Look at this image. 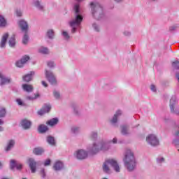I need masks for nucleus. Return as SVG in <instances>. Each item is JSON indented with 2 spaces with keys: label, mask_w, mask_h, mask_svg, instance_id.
Segmentation results:
<instances>
[{
  "label": "nucleus",
  "mask_w": 179,
  "mask_h": 179,
  "mask_svg": "<svg viewBox=\"0 0 179 179\" xmlns=\"http://www.w3.org/2000/svg\"><path fill=\"white\" fill-rule=\"evenodd\" d=\"M17 103L19 106H23V102L22 101V99H17Z\"/></svg>",
  "instance_id": "37998d69"
},
{
  "label": "nucleus",
  "mask_w": 179,
  "mask_h": 179,
  "mask_svg": "<svg viewBox=\"0 0 179 179\" xmlns=\"http://www.w3.org/2000/svg\"><path fill=\"white\" fill-rule=\"evenodd\" d=\"M172 66L175 69H179V61H175L172 63Z\"/></svg>",
  "instance_id": "72a5a7b5"
},
{
  "label": "nucleus",
  "mask_w": 179,
  "mask_h": 179,
  "mask_svg": "<svg viewBox=\"0 0 179 179\" xmlns=\"http://www.w3.org/2000/svg\"><path fill=\"white\" fill-rule=\"evenodd\" d=\"M47 142L49 143V145H55V139H54V137L52 136H48L47 138Z\"/></svg>",
  "instance_id": "a878e982"
},
{
  "label": "nucleus",
  "mask_w": 179,
  "mask_h": 179,
  "mask_svg": "<svg viewBox=\"0 0 179 179\" xmlns=\"http://www.w3.org/2000/svg\"><path fill=\"white\" fill-rule=\"evenodd\" d=\"M58 118H53L48 120L46 124L47 125H50V127H54V125H57L58 124Z\"/></svg>",
  "instance_id": "6ab92c4d"
},
{
  "label": "nucleus",
  "mask_w": 179,
  "mask_h": 179,
  "mask_svg": "<svg viewBox=\"0 0 179 179\" xmlns=\"http://www.w3.org/2000/svg\"><path fill=\"white\" fill-rule=\"evenodd\" d=\"M16 42L15 41V35H13L9 40V45L10 47H15Z\"/></svg>",
  "instance_id": "bb28decb"
},
{
  "label": "nucleus",
  "mask_w": 179,
  "mask_h": 179,
  "mask_svg": "<svg viewBox=\"0 0 179 179\" xmlns=\"http://www.w3.org/2000/svg\"><path fill=\"white\" fill-rule=\"evenodd\" d=\"M77 1H80V0H77Z\"/></svg>",
  "instance_id": "052dcab7"
},
{
  "label": "nucleus",
  "mask_w": 179,
  "mask_h": 179,
  "mask_svg": "<svg viewBox=\"0 0 179 179\" xmlns=\"http://www.w3.org/2000/svg\"><path fill=\"white\" fill-rule=\"evenodd\" d=\"M122 0H115V2H121Z\"/></svg>",
  "instance_id": "4d7b16f0"
},
{
  "label": "nucleus",
  "mask_w": 179,
  "mask_h": 179,
  "mask_svg": "<svg viewBox=\"0 0 179 179\" xmlns=\"http://www.w3.org/2000/svg\"><path fill=\"white\" fill-rule=\"evenodd\" d=\"M53 94H54V96H55V97L56 98V99H59V92H53Z\"/></svg>",
  "instance_id": "ea45409f"
},
{
  "label": "nucleus",
  "mask_w": 179,
  "mask_h": 179,
  "mask_svg": "<svg viewBox=\"0 0 179 179\" xmlns=\"http://www.w3.org/2000/svg\"><path fill=\"white\" fill-rule=\"evenodd\" d=\"M100 150H107L105 143L94 144L92 148L90 150V153L91 155H96V153H99Z\"/></svg>",
  "instance_id": "39448f33"
},
{
  "label": "nucleus",
  "mask_w": 179,
  "mask_h": 179,
  "mask_svg": "<svg viewBox=\"0 0 179 179\" xmlns=\"http://www.w3.org/2000/svg\"><path fill=\"white\" fill-rule=\"evenodd\" d=\"M122 134L123 135H127V134H128V127H127V126L122 127Z\"/></svg>",
  "instance_id": "7c9ffc66"
},
{
  "label": "nucleus",
  "mask_w": 179,
  "mask_h": 179,
  "mask_svg": "<svg viewBox=\"0 0 179 179\" xmlns=\"http://www.w3.org/2000/svg\"><path fill=\"white\" fill-rule=\"evenodd\" d=\"M13 146H15V141L13 140L9 141L7 146L5 148L6 152H9V150H10V149H12Z\"/></svg>",
  "instance_id": "4be33fe9"
},
{
  "label": "nucleus",
  "mask_w": 179,
  "mask_h": 179,
  "mask_svg": "<svg viewBox=\"0 0 179 179\" xmlns=\"http://www.w3.org/2000/svg\"><path fill=\"white\" fill-rule=\"evenodd\" d=\"M29 162L31 173H36V166H37V163L31 158L29 159Z\"/></svg>",
  "instance_id": "4468645a"
},
{
  "label": "nucleus",
  "mask_w": 179,
  "mask_h": 179,
  "mask_svg": "<svg viewBox=\"0 0 179 179\" xmlns=\"http://www.w3.org/2000/svg\"><path fill=\"white\" fill-rule=\"evenodd\" d=\"M42 85L44 86V87H48V84H47L45 81H42Z\"/></svg>",
  "instance_id": "49530a36"
},
{
  "label": "nucleus",
  "mask_w": 179,
  "mask_h": 179,
  "mask_svg": "<svg viewBox=\"0 0 179 179\" xmlns=\"http://www.w3.org/2000/svg\"><path fill=\"white\" fill-rule=\"evenodd\" d=\"M40 97V94L36 93L34 94V97L31 96H27V100H36V99H38Z\"/></svg>",
  "instance_id": "c756f323"
},
{
  "label": "nucleus",
  "mask_w": 179,
  "mask_h": 179,
  "mask_svg": "<svg viewBox=\"0 0 179 179\" xmlns=\"http://www.w3.org/2000/svg\"><path fill=\"white\" fill-rule=\"evenodd\" d=\"M123 160L127 170L132 171L135 169V157L131 150H127Z\"/></svg>",
  "instance_id": "f257e3e1"
},
{
  "label": "nucleus",
  "mask_w": 179,
  "mask_h": 179,
  "mask_svg": "<svg viewBox=\"0 0 179 179\" xmlns=\"http://www.w3.org/2000/svg\"><path fill=\"white\" fill-rule=\"evenodd\" d=\"M5 26H6V20L2 15H0V27H5Z\"/></svg>",
  "instance_id": "393cba45"
},
{
  "label": "nucleus",
  "mask_w": 179,
  "mask_h": 179,
  "mask_svg": "<svg viewBox=\"0 0 179 179\" xmlns=\"http://www.w3.org/2000/svg\"><path fill=\"white\" fill-rule=\"evenodd\" d=\"M76 13H79V4H76L74 7Z\"/></svg>",
  "instance_id": "58836bf2"
},
{
  "label": "nucleus",
  "mask_w": 179,
  "mask_h": 179,
  "mask_svg": "<svg viewBox=\"0 0 179 179\" xmlns=\"http://www.w3.org/2000/svg\"><path fill=\"white\" fill-rule=\"evenodd\" d=\"M0 167H2V164L0 162Z\"/></svg>",
  "instance_id": "bf43d9fd"
},
{
  "label": "nucleus",
  "mask_w": 179,
  "mask_h": 179,
  "mask_svg": "<svg viewBox=\"0 0 179 179\" xmlns=\"http://www.w3.org/2000/svg\"><path fill=\"white\" fill-rule=\"evenodd\" d=\"M82 20H83V17L80 15H77L76 18L69 22V25L72 27L71 33L76 32V27H79V26H80Z\"/></svg>",
  "instance_id": "20e7f679"
},
{
  "label": "nucleus",
  "mask_w": 179,
  "mask_h": 179,
  "mask_svg": "<svg viewBox=\"0 0 179 179\" xmlns=\"http://www.w3.org/2000/svg\"><path fill=\"white\" fill-rule=\"evenodd\" d=\"M0 82L1 85H6V83H10V79L5 78L3 75L0 73Z\"/></svg>",
  "instance_id": "a211bd4d"
},
{
  "label": "nucleus",
  "mask_w": 179,
  "mask_h": 179,
  "mask_svg": "<svg viewBox=\"0 0 179 179\" xmlns=\"http://www.w3.org/2000/svg\"><path fill=\"white\" fill-rule=\"evenodd\" d=\"M21 125L24 129H29L31 127V122L25 119L22 121Z\"/></svg>",
  "instance_id": "2eb2a0df"
},
{
  "label": "nucleus",
  "mask_w": 179,
  "mask_h": 179,
  "mask_svg": "<svg viewBox=\"0 0 179 179\" xmlns=\"http://www.w3.org/2000/svg\"><path fill=\"white\" fill-rule=\"evenodd\" d=\"M96 138H97V133H94V134L92 135V140H94V139H96Z\"/></svg>",
  "instance_id": "c03bdc74"
},
{
  "label": "nucleus",
  "mask_w": 179,
  "mask_h": 179,
  "mask_svg": "<svg viewBox=\"0 0 179 179\" xmlns=\"http://www.w3.org/2000/svg\"><path fill=\"white\" fill-rule=\"evenodd\" d=\"M45 78L48 79V82H50L52 85H57V80L55 79V76L52 72L48 71V70H45Z\"/></svg>",
  "instance_id": "0eeeda50"
},
{
  "label": "nucleus",
  "mask_w": 179,
  "mask_h": 179,
  "mask_svg": "<svg viewBox=\"0 0 179 179\" xmlns=\"http://www.w3.org/2000/svg\"><path fill=\"white\" fill-rule=\"evenodd\" d=\"M22 89L24 92H27L28 93H30V92H33V90L34 88L33 87V85H31L23 84Z\"/></svg>",
  "instance_id": "dca6fc26"
},
{
  "label": "nucleus",
  "mask_w": 179,
  "mask_h": 179,
  "mask_svg": "<svg viewBox=\"0 0 179 179\" xmlns=\"http://www.w3.org/2000/svg\"><path fill=\"white\" fill-rule=\"evenodd\" d=\"M38 130L40 134H44V132H47V131H48V127L45 124H41L38 127Z\"/></svg>",
  "instance_id": "aec40b11"
},
{
  "label": "nucleus",
  "mask_w": 179,
  "mask_h": 179,
  "mask_svg": "<svg viewBox=\"0 0 179 179\" xmlns=\"http://www.w3.org/2000/svg\"><path fill=\"white\" fill-rule=\"evenodd\" d=\"M47 36L49 37V38H54V31L52 29H50L47 32Z\"/></svg>",
  "instance_id": "c85d7f7f"
},
{
  "label": "nucleus",
  "mask_w": 179,
  "mask_h": 179,
  "mask_svg": "<svg viewBox=\"0 0 179 179\" xmlns=\"http://www.w3.org/2000/svg\"><path fill=\"white\" fill-rule=\"evenodd\" d=\"M0 131H3V128L1 127Z\"/></svg>",
  "instance_id": "13d9d810"
},
{
  "label": "nucleus",
  "mask_w": 179,
  "mask_h": 179,
  "mask_svg": "<svg viewBox=\"0 0 179 179\" xmlns=\"http://www.w3.org/2000/svg\"><path fill=\"white\" fill-rule=\"evenodd\" d=\"M3 122L2 121V119H0V125H3Z\"/></svg>",
  "instance_id": "5fc2aeb1"
},
{
  "label": "nucleus",
  "mask_w": 179,
  "mask_h": 179,
  "mask_svg": "<svg viewBox=\"0 0 179 179\" xmlns=\"http://www.w3.org/2000/svg\"><path fill=\"white\" fill-rule=\"evenodd\" d=\"M76 157L80 160H83V159H86V157H87V152L83 150H79L76 152Z\"/></svg>",
  "instance_id": "9d476101"
},
{
  "label": "nucleus",
  "mask_w": 179,
  "mask_h": 179,
  "mask_svg": "<svg viewBox=\"0 0 179 179\" xmlns=\"http://www.w3.org/2000/svg\"><path fill=\"white\" fill-rule=\"evenodd\" d=\"M51 110V106L45 105L41 109L38 111V115H44V114H47V113H50Z\"/></svg>",
  "instance_id": "1a4fd4ad"
},
{
  "label": "nucleus",
  "mask_w": 179,
  "mask_h": 179,
  "mask_svg": "<svg viewBox=\"0 0 179 179\" xmlns=\"http://www.w3.org/2000/svg\"><path fill=\"white\" fill-rule=\"evenodd\" d=\"M35 6H36V8H38L40 10H43V6L40 5V1H38V0L35 1Z\"/></svg>",
  "instance_id": "f704fd0d"
},
{
  "label": "nucleus",
  "mask_w": 179,
  "mask_h": 179,
  "mask_svg": "<svg viewBox=\"0 0 179 179\" xmlns=\"http://www.w3.org/2000/svg\"><path fill=\"white\" fill-rule=\"evenodd\" d=\"M16 14H17V16H22V12L20 10H17L16 11Z\"/></svg>",
  "instance_id": "09e8293b"
},
{
  "label": "nucleus",
  "mask_w": 179,
  "mask_h": 179,
  "mask_svg": "<svg viewBox=\"0 0 179 179\" xmlns=\"http://www.w3.org/2000/svg\"><path fill=\"white\" fill-rule=\"evenodd\" d=\"M146 141L151 146H157L159 145V139L153 134L148 135L146 137Z\"/></svg>",
  "instance_id": "423d86ee"
},
{
  "label": "nucleus",
  "mask_w": 179,
  "mask_h": 179,
  "mask_svg": "<svg viewBox=\"0 0 179 179\" xmlns=\"http://www.w3.org/2000/svg\"><path fill=\"white\" fill-rule=\"evenodd\" d=\"M6 115V109L5 108H0V118H2Z\"/></svg>",
  "instance_id": "cd10ccee"
},
{
  "label": "nucleus",
  "mask_w": 179,
  "mask_h": 179,
  "mask_svg": "<svg viewBox=\"0 0 179 179\" xmlns=\"http://www.w3.org/2000/svg\"><path fill=\"white\" fill-rule=\"evenodd\" d=\"M108 166H112L113 167L115 171L117 173H120V166L117 161L113 159L106 160L103 165V171L104 173H110V167Z\"/></svg>",
  "instance_id": "f03ea898"
},
{
  "label": "nucleus",
  "mask_w": 179,
  "mask_h": 179,
  "mask_svg": "<svg viewBox=\"0 0 179 179\" xmlns=\"http://www.w3.org/2000/svg\"><path fill=\"white\" fill-rule=\"evenodd\" d=\"M33 76H34V71H31L30 73L26 74L25 76H24L22 77V80H24V82H31V80H32L33 79Z\"/></svg>",
  "instance_id": "f8f14e48"
},
{
  "label": "nucleus",
  "mask_w": 179,
  "mask_h": 179,
  "mask_svg": "<svg viewBox=\"0 0 179 179\" xmlns=\"http://www.w3.org/2000/svg\"><path fill=\"white\" fill-rule=\"evenodd\" d=\"M64 167V164H62V162H61V161H57L55 163L54 166H53V169L54 170H55L56 171H58L59 170H62V169Z\"/></svg>",
  "instance_id": "f3484780"
},
{
  "label": "nucleus",
  "mask_w": 179,
  "mask_h": 179,
  "mask_svg": "<svg viewBox=\"0 0 179 179\" xmlns=\"http://www.w3.org/2000/svg\"><path fill=\"white\" fill-rule=\"evenodd\" d=\"M159 162H164V158H162Z\"/></svg>",
  "instance_id": "6e6d98bb"
},
{
  "label": "nucleus",
  "mask_w": 179,
  "mask_h": 179,
  "mask_svg": "<svg viewBox=\"0 0 179 179\" xmlns=\"http://www.w3.org/2000/svg\"><path fill=\"white\" fill-rule=\"evenodd\" d=\"M113 143H117V138H114L113 139Z\"/></svg>",
  "instance_id": "864d4df0"
},
{
  "label": "nucleus",
  "mask_w": 179,
  "mask_h": 179,
  "mask_svg": "<svg viewBox=\"0 0 179 179\" xmlns=\"http://www.w3.org/2000/svg\"><path fill=\"white\" fill-rule=\"evenodd\" d=\"M8 37H9V34L8 33H6L3 35L1 40V43H0V47L1 48H5V45L6 44V41L8 40Z\"/></svg>",
  "instance_id": "ddd939ff"
},
{
  "label": "nucleus",
  "mask_w": 179,
  "mask_h": 179,
  "mask_svg": "<svg viewBox=\"0 0 179 179\" xmlns=\"http://www.w3.org/2000/svg\"><path fill=\"white\" fill-rule=\"evenodd\" d=\"M93 27L95 29L96 31H99V27H97V25H96V24H93Z\"/></svg>",
  "instance_id": "3c124183"
},
{
  "label": "nucleus",
  "mask_w": 179,
  "mask_h": 179,
  "mask_svg": "<svg viewBox=\"0 0 179 179\" xmlns=\"http://www.w3.org/2000/svg\"><path fill=\"white\" fill-rule=\"evenodd\" d=\"M73 132H76L78 131V127H74L72 129Z\"/></svg>",
  "instance_id": "603ef678"
},
{
  "label": "nucleus",
  "mask_w": 179,
  "mask_h": 179,
  "mask_svg": "<svg viewBox=\"0 0 179 179\" xmlns=\"http://www.w3.org/2000/svg\"><path fill=\"white\" fill-rule=\"evenodd\" d=\"M173 135L174 136H178L179 138V130H176Z\"/></svg>",
  "instance_id": "de8ad7c7"
},
{
  "label": "nucleus",
  "mask_w": 179,
  "mask_h": 179,
  "mask_svg": "<svg viewBox=\"0 0 179 179\" xmlns=\"http://www.w3.org/2000/svg\"><path fill=\"white\" fill-rule=\"evenodd\" d=\"M173 145H175V146H179V140L178 139L174 140Z\"/></svg>",
  "instance_id": "79ce46f5"
},
{
  "label": "nucleus",
  "mask_w": 179,
  "mask_h": 179,
  "mask_svg": "<svg viewBox=\"0 0 179 179\" xmlns=\"http://www.w3.org/2000/svg\"><path fill=\"white\" fill-rule=\"evenodd\" d=\"M40 174H41V177H43V178H44V177H45V172L44 171V169H42L41 171Z\"/></svg>",
  "instance_id": "a19ab883"
},
{
  "label": "nucleus",
  "mask_w": 179,
  "mask_h": 179,
  "mask_svg": "<svg viewBox=\"0 0 179 179\" xmlns=\"http://www.w3.org/2000/svg\"><path fill=\"white\" fill-rule=\"evenodd\" d=\"M51 164V160L50 159H46L44 162V166H50Z\"/></svg>",
  "instance_id": "4c0bfd02"
},
{
  "label": "nucleus",
  "mask_w": 179,
  "mask_h": 179,
  "mask_svg": "<svg viewBox=\"0 0 179 179\" xmlns=\"http://www.w3.org/2000/svg\"><path fill=\"white\" fill-rule=\"evenodd\" d=\"M33 153L36 155H43V153H44V150L41 148H36L34 149Z\"/></svg>",
  "instance_id": "5701e85b"
},
{
  "label": "nucleus",
  "mask_w": 179,
  "mask_h": 179,
  "mask_svg": "<svg viewBox=\"0 0 179 179\" xmlns=\"http://www.w3.org/2000/svg\"><path fill=\"white\" fill-rule=\"evenodd\" d=\"M150 90L152 92H156V87L155 85H152L151 87H150Z\"/></svg>",
  "instance_id": "a18cd8bd"
},
{
  "label": "nucleus",
  "mask_w": 179,
  "mask_h": 179,
  "mask_svg": "<svg viewBox=\"0 0 179 179\" xmlns=\"http://www.w3.org/2000/svg\"><path fill=\"white\" fill-rule=\"evenodd\" d=\"M64 37H65V38H66V40L69 39V35L68 34V32L66 31H63L62 33Z\"/></svg>",
  "instance_id": "c9c22d12"
},
{
  "label": "nucleus",
  "mask_w": 179,
  "mask_h": 179,
  "mask_svg": "<svg viewBox=\"0 0 179 179\" xmlns=\"http://www.w3.org/2000/svg\"><path fill=\"white\" fill-rule=\"evenodd\" d=\"M90 6L92 8V15H94V12H103V8L99 3H90Z\"/></svg>",
  "instance_id": "6e6552de"
},
{
  "label": "nucleus",
  "mask_w": 179,
  "mask_h": 179,
  "mask_svg": "<svg viewBox=\"0 0 179 179\" xmlns=\"http://www.w3.org/2000/svg\"><path fill=\"white\" fill-rule=\"evenodd\" d=\"M174 104H176V98H171L170 100V109L171 113H174Z\"/></svg>",
  "instance_id": "b1692460"
},
{
  "label": "nucleus",
  "mask_w": 179,
  "mask_h": 179,
  "mask_svg": "<svg viewBox=\"0 0 179 179\" xmlns=\"http://www.w3.org/2000/svg\"><path fill=\"white\" fill-rule=\"evenodd\" d=\"M121 115V110H117L116 113L114 115L113 118L110 120L112 124H115L117 122L118 117Z\"/></svg>",
  "instance_id": "412c9836"
},
{
  "label": "nucleus",
  "mask_w": 179,
  "mask_h": 179,
  "mask_svg": "<svg viewBox=\"0 0 179 179\" xmlns=\"http://www.w3.org/2000/svg\"><path fill=\"white\" fill-rule=\"evenodd\" d=\"M41 54H48V49L47 48H42L39 50Z\"/></svg>",
  "instance_id": "473e14b6"
},
{
  "label": "nucleus",
  "mask_w": 179,
  "mask_h": 179,
  "mask_svg": "<svg viewBox=\"0 0 179 179\" xmlns=\"http://www.w3.org/2000/svg\"><path fill=\"white\" fill-rule=\"evenodd\" d=\"M22 166V164H20L18 165H16L15 167L17 168V170H21Z\"/></svg>",
  "instance_id": "8fccbe9b"
},
{
  "label": "nucleus",
  "mask_w": 179,
  "mask_h": 179,
  "mask_svg": "<svg viewBox=\"0 0 179 179\" xmlns=\"http://www.w3.org/2000/svg\"><path fill=\"white\" fill-rule=\"evenodd\" d=\"M29 59H30V57L29 56H24L20 61H18L16 62V66H17L18 68H22L23 67V65H24V64H26L27 61H29Z\"/></svg>",
  "instance_id": "9b49d317"
},
{
  "label": "nucleus",
  "mask_w": 179,
  "mask_h": 179,
  "mask_svg": "<svg viewBox=\"0 0 179 179\" xmlns=\"http://www.w3.org/2000/svg\"><path fill=\"white\" fill-rule=\"evenodd\" d=\"M48 66H49V68H52V67L55 66V64H54L53 62H48Z\"/></svg>",
  "instance_id": "e433bc0d"
},
{
  "label": "nucleus",
  "mask_w": 179,
  "mask_h": 179,
  "mask_svg": "<svg viewBox=\"0 0 179 179\" xmlns=\"http://www.w3.org/2000/svg\"><path fill=\"white\" fill-rule=\"evenodd\" d=\"M19 26L22 31H24L25 34L22 38V44H27L29 42V35L27 34V30H29V24L23 20L19 22Z\"/></svg>",
  "instance_id": "7ed1b4c3"
},
{
  "label": "nucleus",
  "mask_w": 179,
  "mask_h": 179,
  "mask_svg": "<svg viewBox=\"0 0 179 179\" xmlns=\"http://www.w3.org/2000/svg\"><path fill=\"white\" fill-rule=\"evenodd\" d=\"M16 161L15 159H12L10 161V167L11 169V170H13V169H15V167L16 166Z\"/></svg>",
  "instance_id": "2f4dec72"
}]
</instances>
